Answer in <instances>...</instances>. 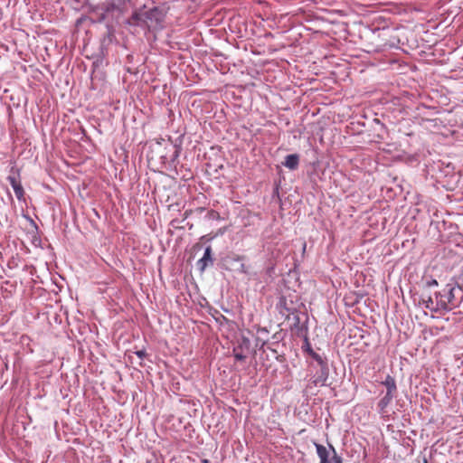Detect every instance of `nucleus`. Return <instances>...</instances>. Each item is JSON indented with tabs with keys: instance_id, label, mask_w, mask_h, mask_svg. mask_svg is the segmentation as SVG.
Returning a JSON list of instances; mask_svg holds the SVG:
<instances>
[{
	"instance_id": "nucleus-1",
	"label": "nucleus",
	"mask_w": 463,
	"mask_h": 463,
	"mask_svg": "<svg viewBox=\"0 0 463 463\" xmlns=\"http://www.w3.org/2000/svg\"><path fill=\"white\" fill-rule=\"evenodd\" d=\"M456 289H459V288L452 284H447L441 291L436 294L435 303H439L440 310H450L457 306L455 300Z\"/></svg>"
},
{
	"instance_id": "nucleus-2",
	"label": "nucleus",
	"mask_w": 463,
	"mask_h": 463,
	"mask_svg": "<svg viewBox=\"0 0 463 463\" xmlns=\"http://www.w3.org/2000/svg\"><path fill=\"white\" fill-rule=\"evenodd\" d=\"M291 331H293L292 328H291ZM291 336H294V337L296 336V337L300 338V340L302 341V345H301L302 349L304 351H306L307 353H308L318 363V364H320L323 367H326V363L323 360V358L318 354L315 353L310 346V344L307 339V326H301L300 327H298L297 329L296 334H293V332H291Z\"/></svg>"
},
{
	"instance_id": "nucleus-3",
	"label": "nucleus",
	"mask_w": 463,
	"mask_h": 463,
	"mask_svg": "<svg viewBox=\"0 0 463 463\" xmlns=\"http://www.w3.org/2000/svg\"><path fill=\"white\" fill-rule=\"evenodd\" d=\"M213 263V259L212 257V248L208 246L205 250L203 256L197 261L196 265L200 271H204L205 269Z\"/></svg>"
},
{
	"instance_id": "nucleus-4",
	"label": "nucleus",
	"mask_w": 463,
	"mask_h": 463,
	"mask_svg": "<svg viewBox=\"0 0 463 463\" xmlns=\"http://www.w3.org/2000/svg\"><path fill=\"white\" fill-rule=\"evenodd\" d=\"M7 180L9 181L11 186L13 187L14 194L18 200H22L24 195V190L23 188V185L19 180L15 176L9 175L7 177Z\"/></svg>"
},
{
	"instance_id": "nucleus-5",
	"label": "nucleus",
	"mask_w": 463,
	"mask_h": 463,
	"mask_svg": "<svg viewBox=\"0 0 463 463\" xmlns=\"http://www.w3.org/2000/svg\"><path fill=\"white\" fill-rule=\"evenodd\" d=\"M317 449V456L320 459L319 463H331L330 461V451L325 446L321 444H315Z\"/></svg>"
},
{
	"instance_id": "nucleus-6",
	"label": "nucleus",
	"mask_w": 463,
	"mask_h": 463,
	"mask_svg": "<svg viewBox=\"0 0 463 463\" xmlns=\"http://www.w3.org/2000/svg\"><path fill=\"white\" fill-rule=\"evenodd\" d=\"M435 302H436V300L434 301L430 297L422 298L421 301H420V303H422L423 306L426 308L430 309V311H439V310H440L439 303H435Z\"/></svg>"
},
{
	"instance_id": "nucleus-7",
	"label": "nucleus",
	"mask_w": 463,
	"mask_h": 463,
	"mask_svg": "<svg viewBox=\"0 0 463 463\" xmlns=\"http://www.w3.org/2000/svg\"><path fill=\"white\" fill-rule=\"evenodd\" d=\"M385 386L387 387V392L389 394L392 393L396 390V384L393 378L388 376L384 382Z\"/></svg>"
},
{
	"instance_id": "nucleus-8",
	"label": "nucleus",
	"mask_w": 463,
	"mask_h": 463,
	"mask_svg": "<svg viewBox=\"0 0 463 463\" xmlns=\"http://www.w3.org/2000/svg\"><path fill=\"white\" fill-rule=\"evenodd\" d=\"M234 357L238 361H243L246 358V354L242 351L241 346L235 347L233 349Z\"/></svg>"
},
{
	"instance_id": "nucleus-9",
	"label": "nucleus",
	"mask_w": 463,
	"mask_h": 463,
	"mask_svg": "<svg viewBox=\"0 0 463 463\" xmlns=\"http://www.w3.org/2000/svg\"><path fill=\"white\" fill-rule=\"evenodd\" d=\"M392 393L389 394L388 392H386V395L379 402V407L381 408V410H383L389 404V402L392 399Z\"/></svg>"
},
{
	"instance_id": "nucleus-10",
	"label": "nucleus",
	"mask_w": 463,
	"mask_h": 463,
	"mask_svg": "<svg viewBox=\"0 0 463 463\" xmlns=\"http://www.w3.org/2000/svg\"><path fill=\"white\" fill-rule=\"evenodd\" d=\"M105 11L106 12H110V11H113L114 9H118L120 12H124V7H117L115 4H107L105 5Z\"/></svg>"
},
{
	"instance_id": "nucleus-11",
	"label": "nucleus",
	"mask_w": 463,
	"mask_h": 463,
	"mask_svg": "<svg viewBox=\"0 0 463 463\" xmlns=\"http://www.w3.org/2000/svg\"><path fill=\"white\" fill-rule=\"evenodd\" d=\"M298 163V157L296 155H291V169H293Z\"/></svg>"
},
{
	"instance_id": "nucleus-12",
	"label": "nucleus",
	"mask_w": 463,
	"mask_h": 463,
	"mask_svg": "<svg viewBox=\"0 0 463 463\" xmlns=\"http://www.w3.org/2000/svg\"><path fill=\"white\" fill-rule=\"evenodd\" d=\"M285 166L289 167V155L284 157V161L282 163Z\"/></svg>"
},
{
	"instance_id": "nucleus-13",
	"label": "nucleus",
	"mask_w": 463,
	"mask_h": 463,
	"mask_svg": "<svg viewBox=\"0 0 463 463\" xmlns=\"http://www.w3.org/2000/svg\"><path fill=\"white\" fill-rule=\"evenodd\" d=\"M427 285L429 287H435V286H438V281L436 279H431L427 282Z\"/></svg>"
},
{
	"instance_id": "nucleus-14",
	"label": "nucleus",
	"mask_w": 463,
	"mask_h": 463,
	"mask_svg": "<svg viewBox=\"0 0 463 463\" xmlns=\"http://www.w3.org/2000/svg\"><path fill=\"white\" fill-rule=\"evenodd\" d=\"M137 354L140 358H142V357L145 355V351H138V352H137Z\"/></svg>"
},
{
	"instance_id": "nucleus-15",
	"label": "nucleus",
	"mask_w": 463,
	"mask_h": 463,
	"mask_svg": "<svg viewBox=\"0 0 463 463\" xmlns=\"http://www.w3.org/2000/svg\"><path fill=\"white\" fill-rule=\"evenodd\" d=\"M326 381V377H325L323 380L316 381V383H321V384H325Z\"/></svg>"
},
{
	"instance_id": "nucleus-16",
	"label": "nucleus",
	"mask_w": 463,
	"mask_h": 463,
	"mask_svg": "<svg viewBox=\"0 0 463 463\" xmlns=\"http://www.w3.org/2000/svg\"><path fill=\"white\" fill-rule=\"evenodd\" d=\"M202 463H210L208 459H203Z\"/></svg>"
},
{
	"instance_id": "nucleus-17",
	"label": "nucleus",
	"mask_w": 463,
	"mask_h": 463,
	"mask_svg": "<svg viewBox=\"0 0 463 463\" xmlns=\"http://www.w3.org/2000/svg\"><path fill=\"white\" fill-rule=\"evenodd\" d=\"M330 449H331V450L333 451V453L335 455V449H334L332 446H330Z\"/></svg>"
},
{
	"instance_id": "nucleus-18",
	"label": "nucleus",
	"mask_w": 463,
	"mask_h": 463,
	"mask_svg": "<svg viewBox=\"0 0 463 463\" xmlns=\"http://www.w3.org/2000/svg\"><path fill=\"white\" fill-rule=\"evenodd\" d=\"M335 458H336V463H342V461H341V459L339 458L335 457Z\"/></svg>"
},
{
	"instance_id": "nucleus-19",
	"label": "nucleus",
	"mask_w": 463,
	"mask_h": 463,
	"mask_svg": "<svg viewBox=\"0 0 463 463\" xmlns=\"http://www.w3.org/2000/svg\"><path fill=\"white\" fill-rule=\"evenodd\" d=\"M123 1V4L125 5L126 3H129L130 0H122Z\"/></svg>"
},
{
	"instance_id": "nucleus-20",
	"label": "nucleus",
	"mask_w": 463,
	"mask_h": 463,
	"mask_svg": "<svg viewBox=\"0 0 463 463\" xmlns=\"http://www.w3.org/2000/svg\"><path fill=\"white\" fill-rule=\"evenodd\" d=\"M137 17V14H133V18L136 19Z\"/></svg>"
}]
</instances>
